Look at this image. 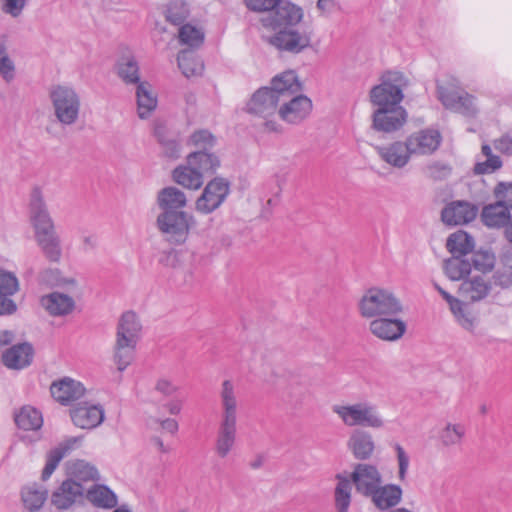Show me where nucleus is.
Wrapping results in <instances>:
<instances>
[{
    "instance_id": "obj_22",
    "label": "nucleus",
    "mask_w": 512,
    "mask_h": 512,
    "mask_svg": "<svg viewBox=\"0 0 512 512\" xmlns=\"http://www.w3.org/2000/svg\"><path fill=\"white\" fill-rule=\"evenodd\" d=\"M52 397L62 405H69L81 399L85 394V388L79 381L71 378H63L52 383L50 387Z\"/></svg>"
},
{
    "instance_id": "obj_29",
    "label": "nucleus",
    "mask_w": 512,
    "mask_h": 512,
    "mask_svg": "<svg viewBox=\"0 0 512 512\" xmlns=\"http://www.w3.org/2000/svg\"><path fill=\"white\" fill-rule=\"evenodd\" d=\"M347 446L357 459H368L374 451L375 444L372 435L365 430H354L348 439Z\"/></svg>"
},
{
    "instance_id": "obj_25",
    "label": "nucleus",
    "mask_w": 512,
    "mask_h": 512,
    "mask_svg": "<svg viewBox=\"0 0 512 512\" xmlns=\"http://www.w3.org/2000/svg\"><path fill=\"white\" fill-rule=\"evenodd\" d=\"M33 354L29 343L16 344L2 353V362L9 369L20 370L31 364Z\"/></svg>"
},
{
    "instance_id": "obj_2",
    "label": "nucleus",
    "mask_w": 512,
    "mask_h": 512,
    "mask_svg": "<svg viewBox=\"0 0 512 512\" xmlns=\"http://www.w3.org/2000/svg\"><path fill=\"white\" fill-rule=\"evenodd\" d=\"M435 289L441 294L449 305L456 322L467 331H474L478 320L474 312L465 303L477 302L484 299L491 290V284L484 274L473 273L467 279H464L458 289L461 299H458L445 291L437 283Z\"/></svg>"
},
{
    "instance_id": "obj_56",
    "label": "nucleus",
    "mask_w": 512,
    "mask_h": 512,
    "mask_svg": "<svg viewBox=\"0 0 512 512\" xmlns=\"http://www.w3.org/2000/svg\"><path fill=\"white\" fill-rule=\"evenodd\" d=\"M154 390L164 397H171L179 391V386L167 377H160L155 382Z\"/></svg>"
},
{
    "instance_id": "obj_53",
    "label": "nucleus",
    "mask_w": 512,
    "mask_h": 512,
    "mask_svg": "<svg viewBox=\"0 0 512 512\" xmlns=\"http://www.w3.org/2000/svg\"><path fill=\"white\" fill-rule=\"evenodd\" d=\"M0 75L6 82H11L15 78V65L3 43H0Z\"/></svg>"
},
{
    "instance_id": "obj_27",
    "label": "nucleus",
    "mask_w": 512,
    "mask_h": 512,
    "mask_svg": "<svg viewBox=\"0 0 512 512\" xmlns=\"http://www.w3.org/2000/svg\"><path fill=\"white\" fill-rule=\"evenodd\" d=\"M402 494L403 491L401 487L396 484H380L369 497L378 509L387 510L400 503Z\"/></svg>"
},
{
    "instance_id": "obj_59",
    "label": "nucleus",
    "mask_w": 512,
    "mask_h": 512,
    "mask_svg": "<svg viewBox=\"0 0 512 512\" xmlns=\"http://www.w3.org/2000/svg\"><path fill=\"white\" fill-rule=\"evenodd\" d=\"M496 199L512 209V184L499 183L495 188Z\"/></svg>"
},
{
    "instance_id": "obj_21",
    "label": "nucleus",
    "mask_w": 512,
    "mask_h": 512,
    "mask_svg": "<svg viewBox=\"0 0 512 512\" xmlns=\"http://www.w3.org/2000/svg\"><path fill=\"white\" fill-rule=\"evenodd\" d=\"M312 109L311 100L303 95L295 96L278 109V118L290 124L303 121Z\"/></svg>"
},
{
    "instance_id": "obj_64",
    "label": "nucleus",
    "mask_w": 512,
    "mask_h": 512,
    "mask_svg": "<svg viewBox=\"0 0 512 512\" xmlns=\"http://www.w3.org/2000/svg\"><path fill=\"white\" fill-rule=\"evenodd\" d=\"M183 400L179 398H172L164 404V408L170 415H178L183 408Z\"/></svg>"
},
{
    "instance_id": "obj_60",
    "label": "nucleus",
    "mask_w": 512,
    "mask_h": 512,
    "mask_svg": "<svg viewBox=\"0 0 512 512\" xmlns=\"http://www.w3.org/2000/svg\"><path fill=\"white\" fill-rule=\"evenodd\" d=\"M426 171L427 174L434 179H443L450 174L451 169L442 162H432L427 165Z\"/></svg>"
},
{
    "instance_id": "obj_31",
    "label": "nucleus",
    "mask_w": 512,
    "mask_h": 512,
    "mask_svg": "<svg viewBox=\"0 0 512 512\" xmlns=\"http://www.w3.org/2000/svg\"><path fill=\"white\" fill-rule=\"evenodd\" d=\"M17 427L24 431H38L43 426V416L37 408L25 405L14 414Z\"/></svg>"
},
{
    "instance_id": "obj_44",
    "label": "nucleus",
    "mask_w": 512,
    "mask_h": 512,
    "mask_svg": "<svg viewBox=\"0 0 512 512\" xmlns=\"http://www.w3.org/2000/svg\"><path fill=\"white\" fill-rule=\"evenodd\" d=\"M335 488V506L337 512H348L351 504V481L338 476Z\"/></svg>"
},
{
    "instance_id": "obj_15",
    "label": "nucleus",
    "mask_w": 512,
    "mask_h": 512,
    "mask_svg": "<svg viewBox=\"0 0 512 512\" xmlns=\"http://www.w3.org/2000/svg\"><path fill=\"white\" fill-rule=\"evenodd\" d=\"M406 141L412 156H428L440 147L442 136L437 129L425 128L411 133Z\"/></svg>"
},
{
    "instance_id": "obj_34",
    "label": "nucleus",
    "mask_w": 512,
    "mask_h": 512,
    "mask_svg": "<svg viewBox=\"0 0 512 512\" xmlns=\"http://www.w3.org/2000/svg\"><path fill=\"white\" fill-rule=\"evenodd\" d=\"M86 497L94 506L103 509L116 507L118 499L116 494L107 486L95 484L86 491Z\"/></svg>"
},
{
    "instance_id": "obj_4",
    "label": "nucleus",
    "mask_w": 512,
    "mask_h": 512,
    "mask_svg": "<svg viewBox=\"0 0 512 512\" xmlns=\"http://www.w3.org/2000/svg\"><path fill=\"white\" fill-rule=\"evenodd\" d=\"M141 330L140 320L133 311L122 314L117 325L114 345V361L119 371H124L133 362Z\"/></svg>"
},
{
    "instance_id": "obj_42",
    "label": "nucleus",
    "mask_w": 512,
    "mask_h": 512,
    "mask_svg": "<svg viewBox=\"0 0 512 512\" xmlns=\"http://www.w3.org/2000/svg\"><path fill=\"white\" fill-rule=\"evenodd\" d=\"M69 479L76 482H89L98 480L99 475L97 469L83 460H77L70 463L68 467Z\"/></svg>"
},
{
    "instance_id": "obj_54",
    "label": "nucleus",
    "mask_w": 512,
    "mask_h": 512,
    "mask_svg": "<svg viewBox=\"0 0 512 512\" xmlns=\"http://www.w3.org/2000/svg\"><path fill=\"white\" fill-rule=\"evenodd\" d=\"M191 143L200 150H208L215 144V138L207 130H200L193 133L190 137Z\"/></svg>"
},
{
    "instance_id": "obj_58",
    "label": "nucleus",
    "mask_w": 512,
    "mask_h": 512,
    "mask_svg": "<svg viewBox=\"0 0 512 512\" xmlns=\"http://www.w3.org/2000/svg\"><path fill=\"white\" fill-rule=\"evenodd\" d=\"M281 0H245L246 6L253 11H261L264 14L275 9Z\"/></svg>"
},
{
    "instance_id": "obj_9",
    "label": "nucleus",
    "mask_w": 512,
    "mask_h": 512,
    "mask_svg": "<svg viewBox=\"0 0 512 512\" xmlns=\"http://www.w3.org/2000/svg\"><path fill=\"white\" fill-rule=\"evenodd\" d=\"M193 224V216L185 211L160 212L156 218L158 230L175 244H182L188 238Z\"/></svg>"
},
{
    "instance_id": "obj_10",
    "label": "nucleus",
    "mask_w": 512,
    "mask_h": 512,
    "mask_svg": "<svg viewBox=\"0 0 512 512\" xmlns=\"http://www.w3.org/2000/svg\"><path fill=\"white\" fill-rule=\"evenodd\" d=\"M438 99L445 108L467 117H474L478 107L474 96L468 94L455 83L437 85Z\"/></svg>"
},
{
    "instance_id": "obj_8",
    "label": "nucleus",
    "mask_w": 512,
    "mask_h": 512,
    "mask_svg": "<svg viewBox=\"0 0 512 512\" xmlns=\"http://www.w3.org/2000/svg\"><path fill=\"white\" fill-rule=\"evenodd\" d=\"M281 100L268 87L258 89L247 104L248 112L257 116L261 122L259 126L265 132L279 133L282 126L278 122V103Z\"/></svg>"
},
{
    "instance_id": "obj_28",
    "label": "nucleus",
    "mask_w": 512,
    "mask_h": 512,
    "mask_svg": "<svg viewBox=\"0 0 512 512\" xmlns=\"http://www.w3.org/2000/svg\"><path fill=\"white\" fill-rule=\"evenodd\" d=\"M156 202L161 212H180L186 206L187 198L184 192L169 186L157 193Z\"/></svg>"
},
{
    "instance_id": "obj_17",
    "label": "nucleus",
    "mask_w": 512,
    "mask_h": 512,
    "mask_svg": "<svg viewBox=\"0 0 512 512\" xmlns=\"http://www.w3.org/2000/svg\"><path fill=\"white\" fill-rule=\"evenodd\" d=\"M406 323L398 316H382L372 320L369 331L376 338L383 341H397L406 332Z\"/></svg>"
},
{
    "instance_id": "obj_26",
    "label": "nucleus",
    "mask_w": 512,
    "mask_h": 512,
    "mask_svg": "<svg viewBox=\"0 0 512 512\" xmlns=\"http://www.w3.org/2000/svg\"><path fill=\"white\" fill-rule=\"evenodd\" d=\"M137 115L140 119H148L157 108V95L147 81L138 83L135 90Z\"/></svg>"
},
{
    "instance_id": "obj_36",
    "label": "nucleus",
    "mask_w": 512,
    "mask_h": 512,
    "mask_svg": "<svg viewBox=\"0 0 512 512\" xmlns=\"http://www.w3.org/2000/svg\"><path fill=\"white\" fill-rule=\"evenodd\" d=\"M203 178L200 172L192 165H189L188 162L186 165H181L173 171L174 181L187 189H199L203 184Z\"/></svg>"
},
{
    "instance_id": "obj_30",
    "label": "nucleus",
    "mask_w": 512,
    "mask_h": 512,
    "mask_svg": "<svg viewBox=\"0 0 512 512\" xmlns=\"http://www.w3.org/2000/svg\"><path fill=\"white\" fill-rule=\"evenodd\" d=\"M269 88L282 101L286 97H290L292 94L299 92L301 84L298 81L296 73L292 70H288L273 77Z\"/></svg>"
},
{
    "instance_id": "obj_33",
    "label": "nucleus",
    "mask_w": 512,
    "mask_h": 512,
    "mask_svg": "<svg viewBox=\"0 0 512 512\" xmlns=\"http://www.w3.org/2000/svg\"><path fill=\"white\" fill-rule=\"evenodd\" d=\"M188 164L195 167L204 177L215 173L220 166V160L217 155L207 150H198L187 156Z\"/></svg>"
},
{
    "instance_id": "obj_51",
    "label": "nucleus",
    "mask_w": 512,
    "mask_h": 512,
    "mask_svg": "<svg viewBox=\"0 0 512 512\" xmlns=\"http://www.w3.org/2000/svg\"><path fill=\"white\" fill-rule=\"evenodd\" d=\"M40 281L51 286H74L73 278H64L59 269H45L39 275Z\"/></svg>"
},
{
    "instance_id": "obj_7",
    "label": "nucleus",
    "mask_w": 512,
    "mask_h": 512,
    "mask_svg": "<svg viewBox=\"0 0 512 512\" xmlns=\"http://www.w3.org/2000/svg\"><path fill=\"white\" fill-rule=\"evenodd\" d=\"M358 310L363 318L374 320L382 316H398L403 307L400 300L389 290L370 288L360 298Z\"/></svg>"
},
{
    "instance_id": "obj_40",
    "label": "nucleus",
    "mask_w": 512,
    "mask_h": 512,
    "mask_svg": "<svg viewBox=\"0 0 512 512\" xmlns=\"http://www.w3.org/2000/svg\"><path fill=\"white\" fill-rule=\"evenodd\" d=\"M466 430L463 424L446 423L438 432V439L445 448L457 446L462 443Z\"/></svg>"
},
{
    "instance_id": "obj_11",
    "label": "nucleus",
    "mask_w": 512,
    "mask_h": 512,
    "mask_svg": "<svg viewBox=\"0 0 512 512\" xmlns=\"http://www.w3.org/2000/svg\"><path fill=\"white\" fill-rule=\"evenodd\" d=\"M402 99V75L399 73L385 75L370 91V101L377 109L401 107Z\"/></svg>"
},
{
    "instance_id": "obj_57",
    "label": "nucleus",
    "mask_w": 512,
    "mask_h": 512,
    "mask_svg": "<svg viewBox=\"0 0 512 512\" xmlns=\"http://www.w3.org/2000/svg\"><path fill=\"white\" fill-rule=\"evenodd\" d=\"M29 0H1V10L3 13L13 18L19 17Z\"/></svg>"
},
{
    "instance_id": "obj_43",
    "label": "nucleus",
    "mask_w": 512,
    "mask_h": 512,
    "mask_svg": "<svg viewBox=\"0 0 512 512\" xmlns=\"http://www.w3.org/2000/svg\"><path fill=\"white\" fill-rule=\"evenodd\" d=\"M448 250L455 256H464L474 247L473 238L464 231L451 234L446 244Z\"/></svg>"
},
{
    "instance_id": "obj_46",
    "label": "nucleus",
    "mask_w": 512,
    "mask_h": 512,
    "mask_svg": "<svg viewBox=\"0 0 512 512\" xmlns=\"http://www.w3.org/2000/svg\"><path fill=\"white\" fill-rule=\"evenodd\" d=\"M190 10L184 0H171L166 9V20L174 25H182L188 18Z\"/></svg>"
},
{
    "instance_id": "obj_47",
    "label": "nucleus",
    "mask_w": 512,
    "mask_h": 512,
    "mask_svg": "<svg viewBox=\"0 0 512 512\" xmlns=\"http://www.w3.org/2000/svg\"><path fill=\"white\" fill-rule=\"evenodd\" d=\"M178 37L181 44L197 48L204 41V32L196 26L185 24L180 27Z\"/></svg>"
},
{
    "instance_id": "obj_35",
    "label": "nucleus",
    "mask_w": 512,
    "mask_h": 512,
    "mask_svg": "<svg viewBox=\"0 0 512 512\" xmlns=\"http://www.w3.org/2000/svg\"><path fill=\"white\" fill-rule=\"evenodd\" d=\"M484 224L488 227H501L510 219L509 208L500 200L483 208L481 214Z\"/></svg>"
},
{
    "instance_id": "obj_3",
    "label": "nucleus",
    "mask_w": 512,
    "mask_h": 512,
    "mask_svg": "<svg viewBox=\"0 0 512 512\" xmlns=\"http://www.w3.org/2000/svg\"><path fill=\"white\" fill-rule=\"evenodd\" d=\"M219 397L221 413L215 441V453L220 458H226L236 444L239 412L237 390L231 380L222 382Z\"/></svg>"
},
{
    "instance_id": "obj_61",
    "label": "nucleus",
    "mask_w": 512,
    "mask_h": 512,
    "mask_svg": "<svg viewBox=\"0 0 512 512\" xmlns=\"http://www.w3.org/2000/svg\"><path fill=\"white\" fill-rule=\"evenodd\" d=\"M496 281L503 287L512 285V260H508L503 270L497 272Z\"/></svg>"
},
{
    "instance_id": "obj_49",
    "label": "nucleus",
    "mask_w": 512,
    "mask_h": 512,
    "mask_svg": "<svg viewBox=\"0 0 512 512\" xmlns=\"http://www.w3.org/2000/svg\"><path fill=\"white\" fill-rule=\"evenodd\" d=\"M20 288V283L15 273L0 268V294L4 296L15 295Z\"/></svg>"
},
{
    "instance_id": "obj_23",
    "label": "nucleus",
    "mask_w": 512,
    "mask_h": 512,
    "mask_svg": "<svg viewBox=\"0 0 512 512\" xmlns=\"http://www.w3.org/2000/svg\"><path fill=\"white\" fill-rule=\"evenodd\" d=\"M82 437H68L60 442L56 447L52 448L46 455V463L42 471V479L47 480L53 474L61 460L68 455L73 449L79 446Z\"/></svg>"
},
{
    "instance_id": "obj_32",
    "label": "nucleus",
    "mask_w": 512,
    "mask_h": 512,
    "mask_svg": "<svg viewBox=\"0 0 512 512\" xmlns=\"http://www.w3.org/2000/svg\"><path fill=\"white\" fill-rule=\"evenodd\" d=\"M41 304L51 315L55 316L69 314L75 306L73 298L58 292L43 296Z\"/></svg>"
},
{
    "instance_id": "obj_18",
    "label": "nucleus",
    "mask_w": 512,
    "mask_h": 512,
    "mask_svg": "<svg viewBox=\"0 0 512 512\" xmlns=\"http://www.w3.org/2000/svg\"><path fill=\"white\" fill-rule=\"evenodd\" d=\"M407 120V112L403 107L376 109L373 113V128L381 132L399 130Z\"/></svg>"
},
{
    "instance_id": "obj_24",
    "label": "nucleus",
    "mask_w": 512,
    "mask_h": 512,
    "mask_svg": "<svg viewBox=\"0 0 512 512\" xmlns=\"http://www.w3.org/2000/svg\"><path fill=\"white\" fill-rule=\"evenodd\" d=\"M478 209L476 206L466 202H452L442 211V220L448 225H462L475 219Z\"/></svg>"
},
{
    "instance_id": "obj_13",
    "label": "nucleus",
    "mask_w": 512,
    "mask_h": 512,
    "mask_svg": "<svg viewBox=\"0 0 512 512\" xmlns=\"http://www.w3.org/2000/svg\"><path fill=\"white\" fill-rule=\"evenodd\" d=\"M29 213L35 237L56 231L39 188H34L31 192Z\"/></svg>"
},
{
    "instance_id": "obj_12",
    "label": "nucleus",
    "mask_w": 512,
    "mask_h": 512,
    "mask_svg": "<svg viewBox=\"0 0 512 512\" xmlns=\"http://www.w3.org/2000/svg\"><path fill=\"white\" fill-rule=\"evenodd\" d=\"M230 193L229 182L223 178H214L205 186L195 202V209L201 214H210L218 209Z\"/></svg>"
},
{
    "instance_id": "obj_45",
    "label": "nucleus",
    "mask_w": 512,
    "mask_h": 512,
    "mask_svg": "<svg viewBox=\"0 0 512 512\" xmlns=\"http://www.w3.org/2000/svg\"><path fill=\"white\" fill-rule=\"evenodd\" d=\"M117 74L126 84L141 83L139 67L134 58H123L117 64Z\"/></svg>"
},
{
    "instance_id": "obj_1",
    "label": "nucleus",
    "mask_w": 512,
    "mask_h": 512,
    "mask_svg": "<svg viewBox=\"0 0 512 512\" xmlns=\"http://www.w3.org/2000/svg\"><path fill=\"white\" fill-rule=\"evenodd\" d=\"M303 11L300 7L281 0L277 7L261 17L264 27L276 30L270 43L279 50L299 53L310 45L311 32L302 23Z\"/></svg>"
},
{
    "instance_id": "obj_5",
    "label": "nucleus",
    "mask_w": 512,
    "mask_h": 512,
    "mask_svg": "<svg viewBox=\"0 0 512 512\" xmlns=\"http://www.w3.org/2000/svg\"><path fill=\"white\" fill-rule=\"evenodd\" d=\"M332 411L347 427L381 429L385 426V420L378 407L369 401L336 404Z\"/></svg>"
},
{
    "instance_id": "obj_41",
    "label": "nucleus",
    "mask_w": 512,
    "mask_h": 512,
    "mask_svg": "<svg viewBox=\"0 0 512 512\" xmlns=\"http://www.w3.org/2000/svg\"><path fill=\"white\" fill-rule=\"evenodd\" d=\"M444 270L449 279L457 281L463 279L466 275H470L472 266L469 260L453 255L445 261Z\"/></svg>"
},
{
    "instance_id": "obj_6",
    "label": "nucleus",
    "mask_w": 512,
    "mask_h": 512,
    "mask_svg": "<svg viewBox=\"0 0 512 512\" xmlns=\"http://www.w3.org/2000/svg\"><path fill=\"white\" fill-rule=\"evenodd\" d=\"M49 99L56 121L62 127H72L80 119L81 97L69 85H55L49 91Z\"/></svg>"
},
{
    "instance_id": "obj_48",
    "label": "nucleus",
    "mask_w": 512,
    "mask_h": 512,
    "mask_svg": "<svg viewBox=\"0 0 512 512\" xmlns=\"http://www.w3.org/2000/svg\"><path fill=\"white\" fill-rule=\"evenodd\" d=\"M309 395V387L305 382L292 381L288 388V403L293 407L301 406Z\"/></svg>"
},
{
    "instance_id": "obj_39",
    "label": "nucleus",
    "mask_w": 512,
    "mask_h": 512,
    "mask_svg": "<svg viewBox=\"0 0 512 512\" xmlns=\"http://www.w3.org/2000/svg\"><path fill=\"white\" fill-rule=\"evenodd\" d=\"M47 490L36 484L25 486L21 497L24 507L30 512L39 511L47 499Z\"/></svg>"
},
{
    "instance_id": "obj_62",
    "label": "nucleus",
    "mask_w": 512,
    "mask_h": 512,
    "mask_svg": "<svg viewBox=\"0 0 512 512\" xmlns=\"http://www.w3.org/2000/svg\"><path fill=\"white\" fill-rule=\"evenodd\" d=\"M494 147L503 154L512 155V137L503 135L494 141Z\"/></svg>"
},
{
    "instance_id": "obj_16",
    "label": "nucleus",
    "mask_w": 512,
    "mask_h": 512,
    "mask_svg": "<svg viewBox=\"0 0 512 512\" xmlns=\"http://www.w3.org/2000/svg\"><path fill=\"white\" fill-rule=\"evenodd\" d=\"M104 415V409L101 405L89 402L78 403L70 410L73 424L85 430H91L101 425L104 421Z\"/></svg>"
},
{
    "instance_id": "obj_20",
    "label": "nucleus",
    "mask_w": 512,
    "mask_h": 512,
    "mask_svg": "<svg viewBox=\"0 0 512 512\" xmlns=\"http://www.w3.org/2000/svg\"><path fill=\"white\" fill-rule=\"evenodd\" d=\"M351 478L357 491L368 497L382 483V476L377 467L366 463L358 464Z\"/></svg>"
},
{
    "instance_id": "obj_19",
    "label": "nucleus",
    "mask_w": 512,
    "mask_h": 512,
    "mask_svg": "<svg viewBox=\"0 0 512 512\" xmlns=\"http://www.w3.org/2000/svg\"><path fill=\"white\" fill-rule=\"evenodd\" d=\"M85 489L73 479H67L53 492L51 502L58 510H66L82 500Z\"/></svg>"
},
{
    "instance_id": "obj_37",
    "label": "nucleus",
    "mask_w": 512,
    "mask_h": 512,
    "mask_svg": "<svg viewBox=\"0 0 512 512\" xmlns=\"http://www.w3.org/2000/svg\"><path fill=\"white\" fill-rule=\"evenodd\" d=\"M44 256L51 262H59L62 257L61 241L56 231L35 237Z\"/></svg>"
},
{
    "instance_id": "obj_50",
    "label": "nucleus",
    "mask_w": 512,
    "mask_h": 512,
    "mask_svg": "<svg viewBox=\"0 0 512 512\" xmlns=\"http://www.w3.org/2000/svg\"><path fill=\"white\" fill-rule=\"evenodd\" d=\"M471 261L474 266L475 273L491 271L495 265V256L489 251H477L472 257Z\"/></svg>"
},
{
    "instance_id": "obj_63",
    "label": "nucleus",
    "mask_w": 512,
    "mask_h": 512,
    "mask_svg": "<svg viewBox=\"0 0 512 512\" xmlns=\"http://www.w3.org/2000/svg\"><path fill=\"white\" fill-rule=\"evenodd\" d=\"M17 309L15 302L10 296H4L0 294V316L11 315Z\"/></svg>"
},
{
    "instance_id": "obj_14",
    "label": "nucleus",
    "mask_w": 512,
    "mask_h": 512,
    "mask_svg": "<svg viewBox=\"0 0 512 512\" xmlns=\"http://www.w3.org/2000/svg\"><path fill=\"white\" fill-rule=\"evenodd\" d=\"M375 151L381 161L395 169L405 168L412 157L406 139L377 145Z\"/></svg>"
},
{
    "instance_id": "obj_38",
    "label": "nucleus",
    "mask_w": 512,
    "mask_h": 512,
    "mask_svg": "<svg viewBox=\"0 0 512 512\" xmlns=\"http://www.w3.org/2000/svg\"><path fill=\"white\" fill-rule=\"evenodd\" d=\"M178 67L186 78L199 76L202 74L203 62L196 56L192 50H182L177 58Z\"/></svg>"
},
{
    "instance_id": "obj_55",
    "label": "nucleus",
    "mask_w": 512,
    "mask_h": 512,
    "mask_svg": "<svg viewBox=\"0 0 512 512\" xmlns=\"http://www.w3.org/2000/svg\"><path fill=\"white\" fill-rule=\"evenodd\" d=\"M484 161H479L475 164L474 172L476 174H488L493 173L497 169L501 168L502 161L499 156L485 157Z\"/></svg>"
},
{
    "instance_id": "obj_52",
    "label": "nucleus",
    "mask_w": 512,
    "mask_h": 512,
    "mask_svg": "<svg viewBox=\"0 0 512 512\" xmlns=\"http://www.w3.org/2000/svg\"><path fill=\"white\" fill-rule=\"evenodd\" d=\"M394 450L396 452L398 464V480L400 482H405L410 466V456L399 443L394 444Z\"/></svg>"
}]
</instances>
